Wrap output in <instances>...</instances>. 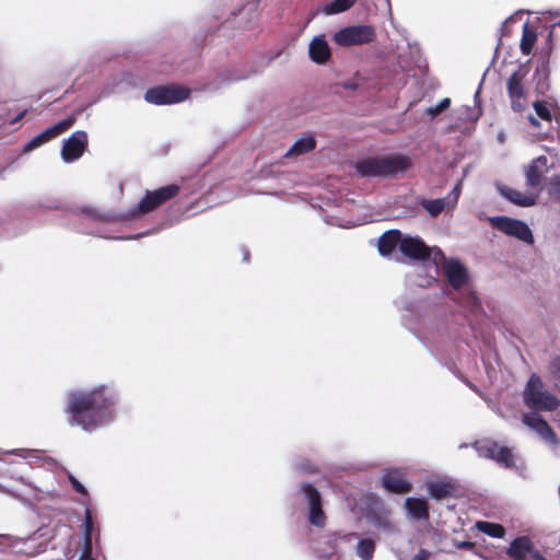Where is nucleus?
<instances>
[{
	"mask_svg": "<svg viewBox=\"0 0 560 560\" xmlns=\"http://www.w3.org/2000/svg\"><path fill=\"white\" fill-rule=\"evenodd\" d=\"M116 395L106 385L90 389L72 392L68 396L66 411L72 427H80L85 432H95L115 420Z\"/></svg>",
	"mask_w": 560,
	"mask_h": 560,
	"instance_id": "f257e3e1",
	"label": "nucleus"
},
{
	"mask_svg": "<svg viewBox=\"0 0 560 560\" xmlns=\"http://www.w3.org/2000/svg\"><path fill=\"white\" fill-rule=\"evenodd\" d=\"M411 166L410 159L405 155H383L360 159L353 163L357 174L364 178L396 177Z\"/></svg>",
	"mask_w": 560,
	"mask_h": 560,
	"instance_id": "f03ea898",
	"label": "nucleus"
},
{
	"mask_svg": "<svg viewBox=\"0 0 560 560\" xmlns=\"http://www.w3.org/2000/svg\"><path fill=\"white\" fill-rule=\"evenodd\" d=\"M323 538L336 556H340L342 545H347L353 548L354 555L360 560H373L374 558L376 541L371 537L362 536L355 532H330Z\"/></svg>",
	"mask_w": 560,
	"mask_h": 560,
	"instance_id": "7ed1b4c3",
	"label": "nucleus"
},
{
	"mask_svg": "<svg viewBox=\"0 0 560 560\" xmlns=\"http://www.w3.org/2000/svg\"><path fill=\"white\" fill-rule=\"evenodd\" d=\"M523 401L530 412H552L560 406L559 398L545 389V385L537 374H532L523 390Z\"/></svg>",
	"mask_w": 560,
	"mask_h": 560,
	"instance_id": "20e7f679",
	"label": "nucleus"
},
{
	"mask_svg": "<svg viewBox=\"0 0 560 560\" xmlns=\"http://www.w3.org/2000/svg\"><path fill=\"white\" fill-rule=\"evenodd\" d=\"M432 265L436 273L442 268L444 277L454 290L462 289L468 281V272L465 265L457 258H447L436 246L433 249Z\"/></svg>",
	"mask_w": 560,
	"mask_h": 560,
	"instance_id": "39448f33",
	"label": "nucleus"
},
{
	"mask_svg": "<svg viewBox=\"0 0 560 560\" xmlns=\"http://www.w3.org/2000/svg\"><path fill=\"white\" fill-rule=\"evenodd\" d=\"M298 493L307 506V522L315 527L323 528L326 525V514L323 509V497L319 490L308 481L298 485Z\"/></svg>",
	"mask_w": 560,
	"mask_h": 560,
	"instance_id": "423d86ee",
	"label": "nucleus"
},
{
	"mask_svg": "<svg viewBox=\"0 0 560 560\" xmlns=\"http://www.w3.org/2000/svg\"><path fill=\"white\" fill-rule=\"evenodd\" d=\"M376 39V30L369 24H353L341 27L332 35V40L341 47L368 45Z\"/></svg>",
	"mask_w": 560,
	"mask_h": 560,
	"instance_id": "0eeeda50",
	"label": "nucleus"
},
{
	"mask_svg": "<svg viewBox=\"0 0 560 560\" xmlns=\"http://www.w3.org/2000/svg\"><path fill=\"white\" fill-rule=\"evenodd\" d=\"M489 223L498 231L508 236L515 237L525 244L532 245L534 243V235L528 224L520 219L510 218L506 215H495L488 218Z\"/></svg>",
	"mask_w": 560,
	"mask_h": 560,
	"instance_id": "6e6552de",
	"label": "nucleus"
},
{
	"mask_svg": "<svg viewBox=\"0 0 560 560\" xmlns=\"http://www.w3.org/2000/svg\"><path fill=\"white\" fill-rule=\"evenodd\" d=\"M522 422L534 431L552 453L557 452L560 439L551 425L539 413L525 412L522 416Z\"/></svg>",
	"mask_w": 560,
	"mask_h": 560,
	"instance_id": "1a4fd4ad",
	"label": "nucleus"
},
{
	"mask_svg": "<svg viewBox=\"0 0 560 560\" xmlns=\"http://www.w3.org/2000/svg\"><path fill=\"white\" fill-rule=\"evenodd\" d=\"M189 96V90L176 85H158L149 89L144 100L154 105H171L184 102Z\"/></svg>",
	"mask_w": 560,
	"mask_h": 560,
	"instance_id": "9d476101",
	"label": "nucleus"
},
{
	"mask_svg": "<svg viewBox=\"0 0 560 560\" xmlns=\"http://www.w3.org/2000/svg\"><path fill=\"white\" fill-rule=\"evenodd\" d=\"M526 74L527 72L520 67L506 80V92L511 108L517 113L523 112L528 106L527 91L524 84Z\"/></svg>",
	"mask_w": 560,
	"mask_h": 560,
	"instance_id": "9b49d317",
	"label": "nucleus"
},
{
	"mask_svg": "<svg viewBox=\"0 0 560 560\" xmlns=\"http://www.w3.org/2000/svg\"><path fill=\"white\" fill-rule=\"evenodd\" d=\"M433 249L429 247L419 236L402 235L399 252L402 256L427 264L433 262Z\"/></svg>",
	"mask_w": 560,
	"mask_h": 560,
	"instance_id": "f8f14e48",
	"label": "nucleus"
},
{
	"mask_svg": "<svg viewBox=\"0 0 560 560\" xmlns=\"http://www.w3.org/2000/svg\"><path fill=\"white\" fill-rule=\"evenodd\" d=\"M551 166L552 164H549V161L545 155L534 159L525 168V185L527 189L539 195L542 189V178Z\"/></svg>",
	"mask_w": 560,
	"mask_h": 560,
	"instance_id": "ddd939ff",
	"label": "nucleus"
},
{
	"mask_svg": "<svg viewBox=\"0 0 560 560\" xmlns=\"http://www.w3.org/2000/svg\"><path fill=\"white\" fill-rule=\"evenodd\" d=\"M178 191L179 186L177 184H170L154 190H145L144 196H142V215L174 198Z\"/></svg>",
	"mask_w": 560,
	"mask_h": 560,
	"instance_id": "4468645a",
	"label": "nucleus"
},
{
	"mask_svg": "<svg viewBox=\"0 0 560 560\" xmlns=\"http://www.w3.org/2000/svg\"><path fill=\"white\" fill-rule=\"evenodd\" d=\"M88 148V133L83 130L74 131L62 144L61 158L66 163L79 160Z\"/></svg>",
	"mask_w": 560,
	"mask_h": 560,
	"instance_id": "2eb2a0df",
	"label": "nucleus"
},
{
	"mask_svg": "<svg viewBox=\"0 0 560 560\" xmlns=\"http://www.w3.org/2000/svg\"><path fill=\"white\" fill-rule=\"evenodd\" d=\"M138 212H140V201H138L133 208L128 213H116L110 211H102L94 207H83L81 208V213L95 222H121L126 221L130 218H133Z\"/></svg>",
	"mask_w": 560,
	"mask_h": 560,
	"instance_id": "dca6fc26",
	"label": "nucleus"
},
{
	"mask_svg": "<svg viewBox=\"0 0 560 560\" xmlns=\"http://www.w3.org/2000/svg\"><path fill=\"white\" fill-rule=\"evenodd\" d=\"M382 487L390 493H408L411 490V483L406 480L401 469L388 468L383 471Z\"/></svg>",
	"mask_w": 560,
	"mask_h": 560,
	"instance_id": "f3484780",
	"label": "nucleus"
},
{
	"mask_svg": "<svg viewBox=\"0 0 560 560\" xmlns=\"http://www.w3.org/2000/svg\"><path fill=\"white\" fill-rule=\"evenodd\" d=\"M497 190L503 198L518 207L527 208L537 203L538 194L529 189H527V192L524 194L517 189L498 184Z\"/></svg>",
	"mask_w": 560,
	"mask_h": 560,
	"instance_id": "a211bd4d",
	"label": "nucleus"
},
{
	"mask_svg": "<svg viewBox=\"0 0 560 560\" xmlns=\"http://www.w3.org/2000/svg\"><path fill=\"white\" fill-rule=\"evenodd\" d=\"M308 58L316 65H326L331 58V48L324 34L313 37L308 45Z\"/></svg>",
	"mask_w": 560,
	"mask_h": 560,
	"instance_id": "6ab92c4d",
	"label": "nucleus"
},
{
	"mask_svg": "<svg viewBox=\"0 0 560 560\" xmlns=\"http://www.w3.org/2000/svg\"><path fill=\"white\" fill-rule=\"evenodd\" d=\"M402 234L399 230L385 231L377 241V249L381 256L389 257L396 247L400 246Z\"/></svg>",
	"mask_w": 560,
	"mask_h": 560,
	"instance_id": "aec40b11",
	"label": "nucleus"
},
{
	"mask_svg": "<svg viewBox=\"0 0 560 560\" xmlns=\"http://www.w3.org/2000/svg\"><path fill=\"white\" fill-rule=\"evenodd\" d=\"M454 300L476 316L483 314L481 301L474 291H458Z\"/></svg>",
	"mask_w": 560,
	"mask_h": 560,
	"instance_id": "412c9836",
	"label": "nucleus"
},
{
	"mask_svg": "<svg viewBox=\"0 0 560 560\" xmlns=\"http://www.w3.org/2000/svg\"><path fill=\"white\" fill-rule=\"evenodd\" d=\"M316 148V139L311 133L299 138L284 154L285 158L300 156L313 151Z\"/></svg>",
	"mask_w": 560,
	"mask_h": 560,
	"instance_id": "4be33fe9",
	"label": "nucleus"
},
{
	"mask_svg": "<svg viewBox=\"0 0 560 560\" xmlns=\"http://www.w3.org/2000/svg\"><path fill=\"white\" fill-rule=\"evenodd\" d=\"M405 508L409 516L417 521L428 520L429 511L427 501L420 498H407Z\"/></svg>",
	"mask_w": 560,
	"mask_h": 560,
	"instance_id": "5701e85b",
	"label": "nucleus"
},
{
	"mask_svg": "<svg viewBox=\"0 0 560 560\" xmlns=\"http://www.w3.org/2000/svg\"><path fill=\"white\" fill-rule=\"evenodd\" d=\"M532 547L530 540L525 537L521 536L515 538L509 546L506 553L516 560H527V553L529 551V548Z\"/></svg>",
	"mask_w": 560,
	"mask_h": 560,
	"instance_id": "b1692460",
	"label": "nucleus"
},
{
	"mask_svg": "<svg viewBox=\"0 0 560 560\" xmlns=\"http://www.w3.org/2000/svg\"><path fill=\"white\" fill-rule=\"evenodd\" d=\"M499 465L503 466L504 468H511L515 470H520L524 468V464L521 463L517 465L516 459L512 453V451L506 446H498L493 459Z\"/></svg>",
	"mask_w": 560,
	"mask_h": 560,
	"instance_id": "393cba45",
	"label": "nucleus"
},
{
	"mask_svg": "<svg viewBox=\"0 0 560 560\" xmlns=\"http://www.w3.org/2000/svg\"><path fill=\"white\" fill-rule=\"evenodd\" d=\"M418 203L432 217L436 218L441 212L445 209L451 208L450 199L436 198V199H425L422 198L418 201Z\"/></svg>",
	"mask_w": 560,
	"mask_h": 560,
	"instance_id": "a878e982",
	"label": "nucleus"
},
{
	"mask_svg": "<svg viewBox=\"0 0 560 560\" xmlns=\"http://www.w3.org/2000/svg\"><path fill=\"white\" fill-rule=\"evenodd\" d=\"M74 122H75V116L71 115V116H68L67 118L58 121L57 124L48 127L47 129H45L42 132L45 141L48 142L49 140L61 135L62 132L68 130L70 127H72Z\"/></svg>",
	"mask_w": 560,
	"mask_h": 560,
	"instance_id": "bb28decb",
	"label": "nucleus"
},
{
	"mask_svg": "<svg viewBox=\"0 0 560 560\" xmlns=\"http://www.w3.org/2000/svg\"><path fill=\"white\" fill-rule=\"evenodd\" d=\"M428 491L432 498L441 500L452 493L453 485L444 480L432 481L428 483Z\"/></svg>",
	"mask_w": 560,
	"mask_h": 560,
	"instance_id": "cd10ccee",
	"label": "nucleus"
},
{
	"mask_svg": "<svg viewBox=\"0 0 560 560\" xmlns=\"http://www.w3.org/2000/svg\"><path fill=\"white\" fill-rule=\"evenodd\" d=\"M476 527L478 528L479 532L493 538H502L505 534V528L497 523L478 521L476 523Z\"/></svg>",
	"mask_w": 560,
	"mask_h": 560,
	"instance_id": "c85d7f7f",
	"label": "nucleus"
},
{
	"mask_svg": "<svg viewBox=\"0 0 560 560\" xmlns=\"http://www.w3.org/2000/svg\"><path fill=\"white\" fill-rule=\"evenodd\" d=\"M354 2L355 0H332L324 7L323 12L326 15L341 13L349 10Z\"/></svg>",
	"mask_w": 560,
	"mask_h": 560,
	"instance_id": "c756f323",
	"label": "nucleus"
},
{
	"mask_svg": "<svg viewBox=\"0 0 560 560\" xmlns=\"http://www.w3.org/2000/svg\"><path fill=\"white\" fill-rule=\"evenodd\" d=\"M536 38H537L536 33L530 31L528 28V25L525 24L524 28H523V36L521 39V45H520V48H521V51L523 52V55H529L532 52V49L536 42Z\"/></svg>",
	"mask_w": 560,
	"mask_h": 560,
	"instance_id": "7c9ffc66",
	"label": "nucleus"
},
{
	"mask_svg": "<svg viewBox=\"0 0 560 560\" xmlns=\"http://www.w3.org/2000/svg\"><path fill=\"white\" fill-rule=\"evenodd\" d=\"M499 444L492 441L477 442L474 447L480 457L493 459Z\"/></svg>",
	"mask_w": 560,
	"mask_h": 560,
	"instance_id": "2f4dec72",
	"label": "nucleus"
},
{
	"mask_svg": "<svg viewBox=\"0 0 560 560\" xmlns=\"http://www.w3.org/2000/svg\"><path fill=\"white\" fill-rule=\"evenodd\" d=\"M293 465L294 469L302 475H312L318 471L317 467L306 458H298Z\"/></svg>",
	"mask_w": 560,
	"mask_h": 560,
	"instance_id": "473e14b6",
	"label": "nucleus"
},
{
	"mask_svg": "<svg viewBox=\"0 0 560 560\" xmlns=\"http://www.w3.org/2000/svg\"><path fill=\"white\" fill-rule=\"evenodd\" d=\"M536 115L546 121H551L552 115L547 104L544 101H536L533 104Z\"/></svg>",
	"mask_w": 560,
	"mask_h": 560,
	"instance_id": "72a5a7b5",
	"label": "nucleus"
},
{
	"mask_svg": "<svg viewBox=\"0 0 560 560\" xmlns=\"http://www.w3.org/2000/svg\"><path fill=\"white\" fill-rule=\"evenodd\" d=\"M94 524H93V516L89 509L84 511V520L82 524V530H83V539H86V537L92 538Z\"/></svg>",
	"mask_w": 560,
	"mask_h": 560,
	"instance_id": "f704fd0d",
	"label": "nucleus"
},
{
	"mask_svg": "<svg viewBox=\"0 0 560 560\" xmlns=\"http://www.w3.org/2000/svg\"><path fill=\"white\" fill-rule=\"evenodd\" d=\"M450 105H451V100L445 97V98L441 100L436 105L429 107L427 109V114L429 116H431L432 118H434L435 116H438L439 114H441L442 112L447 109L450 107Z\"/></svg>",
	"mask_w": 560,
	"mask_h": 560,
	"instance_id": "c9c22d12",
	"label": "nucleus"
},
{
	"mask_svg": "<svg viewBox=\"0 0 560 560\" xmlns=\"http://www.w3.org/2000/svg\"><path fill=\"white\" fill-rule=\"evenodd\" d=\"M548 194L553 199L560 201V176L555 175L550 178L548 185Z\"/></svg>",
	"mask_w": 560,
	"mask_h": 560,
	"instance_id": "e433bc0d",
	"label": "nucleus"
},
{
	"mask_svg": "<svg viewBox=\"0 0 560 560\" xmlns=\"http://www.w3.org/2000/svg\"><path fill=\"white\" fill-rule=\"evenodd\" d=\"M44 143H46L45 139H44V136L43 133H38L36 135L35 137H33L28 142H26L23 147V152L24 153H30L31 151L39 148L40 145H43Z\"/></svg>",
	"mask_w": 560,
	"mask_h": 560,
	"instance_id": "4c0bfd02",
	"label": "nucleus"
},
{
	"mask_svg": "<svg viewBox=\"0 0 560 560\" xmlns=\"http://www.w3.org/2000/svg\"><path fill=\"white\" fill-rule=\"evenodd\" d=\"M92 552H93L92 538L86 537V539H83V548H82L81 555L78 560H94Z\"/></svg>",
	"mask_w": 560,
	"mask_h": 560,
	"instance_id": "58836bf2",
	"label": "nucleus"
},
{
	"mask_svg": "<svg viewBox=\"0 0 560 560\" xmlns=\"http://www.w3.org/2000/svg\"><path fill=\"white\" fill-rule=\"evenodd\" d=\"M460 187L462 182H458L453 188V190L448 194V196L445 197L446 199H450L451 209H454L458 201L460 195Z\"/></svg>",
	"mask_w": 560,
	"mask_h": 560,
	"instance_id": "ea45409f",
	"label": "nucleus"
},
{
	"mask_svg": "<svg viewBox=\"0 0 560 560\" xmlns=\"http://www.w3.org/2000/svg\"><path fill=\"white\" fill-rule=\"evenodd\" d=\"M68 480L78 493L88 495L86 488L72 474H68Z\"/></svg>",
	"mask_w": 560,
	"mask_h": 560,
	"instance_id": "a19ab883",
	"label": "nucleus"
},
{
	"mask_svg": "<svg viewBox=\"0 0 560 560\" xmlns=\"http://www.w3.org/2000/svg\"><path fill=\"white\" fill-rule=\"evenodd\" d=\"M358 80H361V75L359 72H357L353 77V79L351 80H348V81H343L340 83V85L345 89V90H357L359 88V82Z\"/></svg>",
	"mask_w": 560,
	"mask_h": 560,
	"instance_id": "79ce46f5",
	"label": "nucleus"
},
{
	"mask_svg": "<svg viewBox=\"0 0 560 560\" xmlns=\"http://www.w3.org/2000/svg\"><path fill=\"white\" fill-rule=\"evenodd\" d=\"M3 452L0 451V454H2ZM5 454H11V455H15V456H20V457H23V458H27L31 456V454L34 453L33 450H27V448H15V450H11V451H5L4 452Z\"/></svg>",
	"mask_w": 560,
	"mask_h": 560,
	"instance_id": "37998d69",
	"label": "nucleus"
},
{
	"mask_svg": "<svg viewBox=\"0 0 560 560\" xmlns=\"http://www.w3.org/2000/svg\"><path fill=\"white\" fill-rule=\"evenodd\" d=\"M455 546H456V548L462 549V550H471V549H474L475 544L471 541H468V540H464V541H459V542L456 541Z\"/></svg>",
	"mask_w": 560,
	"mask_h": 560,
	"instance_id": "c03bdc74",
	"label": "nucleus"
},
{
	"mask_svg": "<svg viewBox=\"0 0 560 560\" xmlns=\"http://www.w3.org/2000/svg\"><path fill=\"white\" fill-rule=\"evenodd\" d=\"M256 73H258V71L253 70V71L247 72L246 74H236V75L232 77V80L233 81L246 80V79L250 78L253 74H256Z\"/></svg>",
	"mask_w": 560,
	"mask_h": 560,
	"instance_id": "a18cd8bd",
	"label": "nucleus"
},
{
	"mask_svg": "<svg viewBox=\"0 0 560 560\" xmlns=\"http://www.w3.org/2000/svg\"><path fill=\"white\" fill-rule=\"evenodd\" d=\"M430 555L431 553L429 551L420 549V551L412 557V560H427L430 557Z\"/></svg>",
	"mask_w": 560,
	"mask_h": 560,
	"instance_id": "49530a36",
	"label": "nucleus"
},
{
	"mask_svg": "<svg viewBox=\"0 0 560 560\" xmlns=\"http://www.w3.org/2000/svg\"><path fill=\"white\" fill-rule=\"evenodd\" d=\"M528 120H529V122H530L533 126H535V127H538V126H539V121H538V119H537L536 117H534L533 115H529V116H528Z\"/></svg>",
	"mask_w": 560,
	"mask_h": 560,
	"instance_id": "de8ad7c7",
	"label": "nucleus"
},
{
	"mask_svg": "<svg viewBox=\"0 0 560 560\" xmlns=\"http://www.w3.org/2000/svg\"><path fill=\"white\" fill-rule=\"evenodd\" d=\"M420 341H421V342H422V345H423V346H424V347L430 351V353H431L432 355H435V354H434V352H433V350H432V349L430 348V346L425 342V340L420 339Z\"/></svg>",
	"mask_w": 560,
	"mask_h": 560,
	"instance_id": "09e8293b",
	"label": "nucleus"
},
{
	"mask_svg": "<svg viewBox=\"0 0 560 560\" xmlns=\"http://www.w3.org/2000/svg\"><path fill=\"white\" fill-rule=\"evenodd\" d=\"M553 14H555V15H560V11H557V12H555ZM552 27H560V20H559V21H557V22L552 25Z\"/></svg>",
	"mask_w": 560,
	"mask_h": 560,
	"instance_id": "8fccbe9b",
	"label": "nucleus"
},
{
	"mask_svg": "<svg viewBox=\"0 0 560 560\" xmlns=\"http://www.w3.org/2000/svg\"><path fill=\"white\" fill-rule=\"evenodd\" d=\"M248 258H249V253H248V252H245V253H244V257H243V259H244L245 261H248Z\"/></svg>",
	"mask_w": 560,
	"mask_h": 560,
	"instance_id": "3c124183",
	"label": "nucleus"
},
{
	"mask_svg": "<svg viewBox=\"0 0 560 560\" xmlns=\"http://www.w3.org/2000/svg\"><path fill=\"white\" fill-rule=\"evenodd\" d=\"M151 233H152L151 231H143V230H142L141 235H142V237H143V236H145V235H148V234H151Z\"/></svg>",
	"mask_w": 560,
	"mask_h": 560,
	"instance_id": "603ef678",
	"label": "nucleus"
},
{
	"mask_svg": "<svg viewBox=\"0 0 560 560\" xmlns=\"http://www.w3.org/2000/svg\"><path fill=\"white\" fill-rule=\"evenodd\" d=\"M499 141L500 142H503L504 141V136L502 133L499 135Z\"/></svg>",
	"mask_w": 560,
	"mask_h": 560,
	"instance_id": "864d4df0",
	"label": "nucleus"
},
{
	"mask_svg": "<svg viewBox=\"0 0 560 560\" xmlns=\"http://www.w3.org/2000/svg\"><path fill=\"white\" fill-rule=\"evenodd\" d=\"M280 54H281V51H278V52H277V54L271 58V60H273L275 58L279 57V56H280Z\"/></svg>",
	"mask_w": 560,
	"mask_h": 560,
	"instance_id": "5fc2aeb1",
	"label": "nucleus"
},
{
	"mask_svg": "<svg viewBox=\"0 0 560 560\" xmlns=\"http://www.w3.org/2000/svg\"><path fill=\"white\" fill-rule=\"evenodd\" d=\"M119 190L122 191V184L119 185Z\"/></svg>",
	"mask_w": 560,
	"mask_h": 560,
	"instance_id": "6e6d98bb",
	"label": "nucleus"
}]
</instances>
